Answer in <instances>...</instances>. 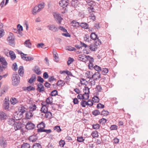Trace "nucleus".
<instances>
[{"label": "nucleus", "instance_id": "14", "mask_svg": "<svg viewBox=\"0 0 148 148\" xmlns=\"http://www.w3.org/2000/svg\"><path fill=\"white\" fill-rule=\"evenodd\" d=\"M37 139L38 138L36 136L34 135L30 136L29 138V141L32 142H36Z\"/></svg>", "mask_w": 148, "mask_h": 148}, {"label": "nucleus", "instance_id": "30", "mask_svg": "<svg viewBox=\"0 0 148 148\" xmlns=\"http://www.w3.org/2000/svg\"><path fill=\"white\" fill-rule=\"evenodd\" d=\"M85 56V55H79L78 57L79 60L82 61L83 62H85L87 61V58Z\"/></svg>", "mask_w": 148, "mask_h": 148}, {"label": "nucleus", "instance_id": "57", "mask_svg": "<svg viewBox=\"0 0 148 148\" xmlns=\"http://www.w3.org/2000/svg\"><path fill=\"white\" fill-rule=\"evenodd\" d=\"M101 67L97 65H95L94 67V69L97 71V72H99L100 71H101Z\"/></svg>", "mask_w": 148, "mask_h": 148}, {"label": "nucleus", "instance_id": "44", "mask_svg": "<svg viewBox=\"0 0 148 148\" xmlns=\"http://www.w3.org/2000/svg\"><path fill=\"white\" fill-rule=\"evenodd\" d=\"M32 148H42V146L39 143H35L33 145Z\"/></svg>", "mask_w": 148, "mask_h": 148}, {"label": "nucleus", "instance_id": "31", "mask_svg": "<svg viewBox=\"0 0 148 148\" xmlns=\"http://www.w3.org/2000/svg\"><path fill=\"white\" fill-rule=\"evenodd\" d=\"M90 37L91 39L94 40H96L97 38V36L95 32H92L90 35Z\"/></svg>", "mask_w": 148, "mask_h": 148}, {"label": "nucleus", "instance_id": "12", "mask_svg": "<svg viewBox=\"0 0 148 148\" xmlns=\"http://www.w3.org/2000/svg\"><path fill=\"white\" fill-rule=\"evenodd\" d=\"M23 117V114L18 112L14 115V118L16 120H18L21 119Z\"/></svg>", "mask_w": 148, "mask_h": 148}, {"label": "nucleus", "instance_id": "9", "mask_svg": "<svg viewBox=\"0 0 148 148\" xmlns=\"http://www.w3.org/2000/svg\"><path fill=\"white\" fill-rule=\"evenodd\" d=\"M89 49L92 51H95L97 49L98 45L96 43H92L89 46Z\"/></svg>", "mask_w": 148, "mask_h": 148}, {"label": "nucleus", "instance_id": "28", "mask_svg": "<svg viewBox=\"0 0 148 148\" xmlns=\"http://www.w3.org/2000/svg\"><path fill=\"white\" fill-rule=\"evenodd\" d=\"M80 26L82 28L85 29H87L88 27V24L86 23H80Z\"/></svg>", "mask_w": 148, "mask_h": 148}, {"label": "nucleus", "instance_id": "5", "mask_svg": "<svg viewBox=\"0 0 148 148\" xmlns=\"http://www.w3.org/2000/svg\"><path fill=\"white\" fill-rule=\"evenodd\" d=\"M22 124L19 121L16 122L14 124V128L15 131L20 130L22 127Z\"/></svg>", "mask_w": 148, "mask_h": 148}, {"label": "nucleus", "instance_id": "55", "mask_svg": "<svg viewBox=\"0 0 148 148\" xmlns=\"http://www.w3.org/2000/svg\"><path fill=\"white\" fill-rule=\"evenodd\" d=\"M72 25L74 27H79L80 26V23L75 21H72Z\"/></svg>", "mask_w": 148, "mask_h": 148}, {"label": "nucleus", "instance_id": "21", "mask_svg": "<svg viewBox=\"0 0 148 148\" xmlns=\"http://www.w3.org/2000/svg\"><path fill=\"white\" fill-rule=\"evenodd\" d=\"M18 73L21 76H23L24 74V69L23 66H19L18 70Z\"/></svg>", "mask_w": 148, "mask_h": 148}, {"label": "nucleus", "instance_id": "43", "mask_svg": "<svg viewBox=\"0 0 148 148\" xmlns=\"http://www.w3.org/2000/svg\"><path fill=\"white\" fill-rule=\"evenodd\" d=\"M92 101L95 103H98L99 101V99L98 96H94V97L92 98Z\"/></svg>", "mask_w": 148, "mask_h": 148}, {"label": "nucleus", "instance_id": "26", "mask_svg": "<svg viewBox=\"0 0 148 148\" xmlns=\"http://www.w3.org/2000/svg\"><path fill=\"white\" fill-rule=\"evenodd\" d=\"M34 72L37 75H39L41 74V71L40 68L38 66H35L34 70Z\"/></svg>", "mask_w": 148, "mask_h": 148}, {"label": "nucleus", "instance_id": "17", "mask_svg": "<svg viewBox=\"0 0 148 148\" xmlns=\"http://www.w3.org/2000/svg\"><path fill=\"white\" fill-rule=\"evenodd\" d=\"M3 106L5 110L8 109L9 107V101H7L6 99H5V103L3 104Z\"/></svg>", "mask_w": 148, "mask_h": 148}, {"label": "nucleus", "instance_id": "18", "mask_svg": "<svg viewBox=\"0 0 148 148\" xmlns=\"http://www.w3.org/2000/svg\"><path fill=\"white\" fill-rule=\"evenodd\" d=\"M24 44L26 47L29 48H31L32 44L30 42L29 39L26 40L24 43Z\"/></svg>", "mask_w": 148, "mask_h": 148}, {"label": "nucleus", "instance_id": "11", "mask_svg": "<svg viewBox=\"0 0 148 148\" xmlns=\"http://www.w3.org/2000/svg\"><path fill=\"white\" fill-rule=\"evenodd\" d=\"M45 127V125L43 122H41L40 123L38 124L37 125V127L38 129L37 130L38 132H41V131H39L40 130H43Z\"/></svg>", "mask_w": 148, "mask_h": 148}, {"label": "nucleus", "instance_id": "29", "mask_svg": "<svg viewBox=\"0 0 148 148\" xmlns=\"http://www.w3.org/2000/svg\"><path fill=\"white\" fill-rule=\"evenodd\" d=\"M6 66L3 64V63L0 64V75L2 74L3 71L6 67Z\"/></svg>", "mask_w": 148, "mask_h": 148}, {"label": "nucleus", "instance_id": "24", "mask_svg": "<svg viewBox=\"0 0 148 148\" xmlns=\"http://www.w3.org/2000/svg\"><path fill=\"white\" fill-rule=\"evenodd\" d=\"M46 101L48 104L51 105L53 103V98L50 96L47 99Z\"/></svg>", "mask_w": 148, "mask_h": 148}, {"label": "nucleus", "instance_id": "20", "mask_svg": "<svg viewBox=\"0 0 148 148\" xmlns=\"http://www.w3.org/2000/svg\"><path fill=\"white\" fill-rule=\"evenodd\" d=\"M17 29L18 31H19V34L18 35V36L20 37L22 36V32L21 31L23 30V28L22 26L18 24L17 25Z\"/></svg>", "mask_w": 148, "mask_h": 148}, {"label": "nucleus", "instance_id": "58", "mask_svg": "<svg viewBox=\"0 0 148 148\" xmlns=\"http://www.w3.org/2000/svg\"><path fill=\"white\" fill-rule=\"evenodd\" d=\"M7 90L5 88H4L3 89H1L0 90V96H2Z\"/></svg>", "mask_w": 148, "mask_h": 148}, {"label": "nucleus", "instance_id": "27", "mask_svg": "<svg viewBox=\"0 0 148 148\" xmlns=\"http://www.w3.org/2000/svg\"><path fill=\"white\" fill-rule=\"evenodd\" d=\"M9 53L12 60H14L16 58V56L14 52L13 51H9Z\"/></svg>", "mask_w": 148, "mask_h": 148}, {"label": "nucleus", "instance_id": "10", "mask_svg": "<svg viewBox=\"0 0 148 148\" xmlns=\"http://www.w3.org/2000/svg\"><path fill=\"white\" fill-rule=\"evenodd\" d=\"M91 77L94 79V81H97L101 78V74L99 72H96L92 75Z\"/></svg>", "mask_w": 148, "mask_h": 148}, {"label": "nucleus", "instance_id": "1", "mask_svg": "<svg viewBox=\"0 0 148 148\" xmlns=\"http://www.w3.org/2000/svg\"><path fill=\"white\" fill-rule=\"evenodd\" d=\"M12 83L13 85H17L20 82V77L18 75H13L12 78Z\"/></svg>", "mask_w": 148, "mask_h": 148}, {"label": "nucleus", "instance_id": "56", "mask_svg": "<svg viewBox=\"0 0 148 148\" xmlns=\"http://www.w3.org/2000/svg\"><path fill=\"white\" fill-rule=\"evenodd\" d=\"M63 82L64 81H62L61 80H60L57 82V85L59 86H62L65 84V83H64V84H63Z\"/></svg>", "mask_w": 148, "mask_h": 148}, {"label": "nucleus", "instance_id": "38", "mask_svg": "<svg viewBox=\"0 0 148 148\" xmlns=\"http://www.w3.org/2000/svg\"><path fill=\"white\" fill-rule=\"evenodd\" d=\"M10 102L12 104L14 105L18 102V100L14 97L12 98L10 100Z\"/></svg>", "mask_w": 148, "mask_h": 148}, {"label": "nucleus", "instance_id": "50", "mask_svg": "<svg viewBox=\"0 0 148 148\" xmlns=\"http://www.w3.org/2000/svg\"><path fill=\"white\" fill-rule=\"evenodd\" d=\"M92 114L94 115L95 116H96L100 114V113L99 110H96L92 111Z\"/></svg>", "mask_w": 148, "mask_h": 148}, {"label": "nucleus", "instance_id": "59", "mask_svg": "<svg viewBox=\"0 0 148 148\" xmlns=\"http://www.w3.org/2000/svg\"><path fill=\"white\" fill-rule=\"evenodd\" d=\"M39 131H41V132H45L47 134H49L51 132H52L51 130L50 129H49V130L43 129V130H39Z\"/></svg>", "mask_w": 148, "mask_h": 148}, {"label": "nucleus", "instance_id": "52", "mask_svg": "<svg viewBox=\"0 0 148 148\" xmlns=\"http://www.w3.org/2000/svg\"><path fill=\"white\" fill-rule=\"evenodd\" d=\"M12 67L14 71H16L18 69L17 65L16 63H14L12 65Z\"/></svg>", "mask_w": 148, "mask_h": 148}, {"label": "nucleus", "instance_id": "63", "mask_svg": "<svg viewBox=\"0 0 148 148\" xmlns=\"http://www.w3.org/2000/svg\"><path fill=\"white\" fill-rule=\"evenodd\" d=\"M97 107L98 109L100 108H103L104 107V106L101 103H99L97 104Z\"/></svg>", "mask_w": 148, "mask_h": 148}, {"label": "nucleus", "instance_id": "37", "mask_svg": "<svg viewBox=\"0 0 148 148\" xmlns=\"http://www.w3.org/2000/svg\"><path fill=\"white\" fill-rule=\"evenodd\" d=\"M85 104L86 105L88 106L89 107H91L93 105V103L91 100L89 99L87 102L86 101Z\"/></svg>", "mask_w": 148, "mask_h": 148}, {"label": "nucleus", "instance_id": "15", "mask_svg": "<svg viewBox=\"0 0 148 148\" xmlns=\"http://www.w3.org/2000/svg\"><path fill=\"white\" fill-rule=\"evenodd\" d=\"M7 142L6 140L3 139L1 140L0 141V145L3 148H5L7 147Z\"/></svg>", "mask_w": 148, "mask_h": 148}, {"label": "nucleus", "instance_id": "6", "mask_svg": "<svg viewBox=\"0 0 148 148\" xmlns=\"http://www.w3.org/2000/svg\"><path fill=\"white\" fill-rule=\"evenodd\" d=\"M69 3V1L68 0H62L59 3L60 5L63 8L66 7Z\"/></svg>", "mask_w": 148, "mask_h": 148}, {"label": "nucleus", "instance_id": "47", "mask_svg": "<svg viewBox=\"0 0 148 148\" xmlns=\"http://www.w3.org/2000/svg\"><path fill=\"white\" fill-rule=\"evenodd\" d=\"M109 112L107 110H103L101 111V115L103 116H106L109 114Z\"/></svg>", "mask_w": 148, "mask_h": 148}, {"label": "nucleus", "instance_id": "33", "mask_svg": "<svg viewBox=\"0 0 148 148\" xmlns=\"http://www.w3.org/2000/svg\"><path fill=\"white\" fill-rule=\"evenodd\" d=\"M108 69L106 68H101V73L103 75H105L108 72Z\"/></svg>", "mask_w": 148, "mask_h": 148}, {"label": "nucleus", "instance_id": "32", "mask_svg": "<svg viewBox=\"0 0 148 148\" xmlns=\"http://www.w3.org/2000/svg\"><path fill=\"white\" fill-rule=\"evenodd\" d=\"M78 3L77 0H72L71 2V4L72 6L76 7Z\"/></svg>", "mask_w": 148, "mask_h": 148}, {"label": "nucleus", "instance_id": "2", "mask_svg": "<svg viewBox=\"0 0 148 148\" xmlns=\"http://www.w3.org/2000/svg\"><path fill=\"white\" fill-rule=\"evenodd\" d=\"M53 15L54 17L55 20L59 24L61 23V20L62 19L60 14H58L56 13H54Z\"/></svg>", "mask_w": 148, "mask_h": 148}, {"label": "nucleus", "instance_id": "23", "mask_svg": "<svg viewBox=\"0 0 148 148\" xmlns=\"http://www.w3.org/2000/svg\"><path fill=\"white\" fill-rule=\"evenodd\" d=\"M18 110L20 111L19 112H20V113L23 114L27 110V109L25 107L21 106L18 108Z\"/></svg>", "mask_w": 148, "mask_h": 148}, {"label": "nucleus", "instance_id": "48", "mask_svg": "<svg viewBox=\"0 0 148 148\" xmlns=\"http://www.w3.org/2000/svg\"><path fill=\"white\" fill-rule=\"evenodd\" d=\"M89 89L90 88L88 87H85L83 89V91L84 92V93H85V94H89Z\"/></svg>", "mask_w": 148, "mask_h": 148}, {"label": "nucleus", "instance_id": "19", "mask_svg": "<svg viewBox=\"0 0 148 148\" xmlns=\"http://www.w3.org/2000/svg\"><path fill=\"white\" fill-rule=\"evenodd\" d=\"M33 116V114L32 113V112L29 111H27L26 113V118L27 119H30Z\"/></svg>", "mask_w": 148, "mask_h": 148}, {"label": "nucleus", "instance_id": "64", "mask_svg": "<svg viewBox=\"0 0 148 148\" xmlns=\"http://www.w3.org/2000/svg\"><path fill=\"white\" fill-rule=\"evenodd\" d=\"M96 90L98 92H100L102 90V88L100 85H98L96 87Z\"/></svg>", "mask_w": 148, "mask_h": 148}, {"label": "nucleus", "instance_id": "62", "mask_svg": "<svg viewBox=\"0 0 148 148\" xmlns=\"http://www.w3.org/2000/svg\"><path fill=\"white\" fill-rule=\"evenodd\" d=\"M118 129V126L116 125H112L111 126L110 129L111 130H117Z\"/></svg>", "mask_w": 148, "mask_h": 148}, {"label": "nucleus", "instance_id": "39", "mask_svg": "<svg viewBox=\"0 0 148 148\" xmlns=\"http://www.w3.org/2000/svg\"><path fill=\"white\" fill-rule=\"evenodd\" d=\"M36 108V106L35 104L33 105L30 106L29 108V111L32 112L33 111L35 110Z\"/></svg>", "mask_w": 148, "mask_h": 148}, {"label": "nucleus", "instance_id": "4", "mask_svg": "<svg viewBox=\"0 0 148 148\" xmlns=\"http://www.w3.org/2000/svg\"><path fill=\"white\" fill-rule=\"evenodd\" d=\"M47 27L48 28V29L54 32H57L58 30V27H56L55 25L53 24H51L48 25Z\"/></svg>", "mask_w": 148, "mask_h": 148}, {"label": "nucleus", "instance_id": "51", "mask_svg": "<svg viewBox=\"0 0 148 148\" xmlns=\"http://www.w3.org/2000/svg\"><path fill=\"white\" fill-rule=\"evenodd\" d=\"M42 112L45 113L48 111V108L47 107H42L41 109Z\"/></svg>", "mask_w": 148, "mask_h": 148}, {"label": "nucleus", "instance_id": "42", "mask_svg": "<svg viewBox=\"0 0 148 148\" xmlns=\"http://www.w3.org/2000/svg\"><path fill=\"white\" fill-rule=\"evenodd\" d=\"M45 6V3L42 2L41 3L38 4L37 6L40 11H41L42 9H43L44 8Z\"/></svg>", "mask_w": 148, "mask_h": 148}, {"label": "nucleus", "instance_id": "49", "mask_svg": "<svg viewBox=\"0 0 148 148\" xmlns=\"http://www.w3.org/2000/svg\"><path fill=\"white\" fill-rule=\"evenodd\" d=\"M86 57L87 58V60H89V63H92L94 61V59L93 58L89 56H86Z\"/></svg>", "mask_w": 148, "mask_h": 148}, {"label": "nucleus", "instance_id": "40", "mask_svg": "<svg viewBox=\"0 0 148 148\" xmlns=\"http://www.w3.org/2000/svg\"><path fill=\"white\" fill-rule=\"evenodd\" d=\"M30 145L27 143H24L21 146V148H30Z\"/></svg>", "mask_w": 148, "mask_h": 148}, {"label": "nucleus", "instance_id": "35", "mask_svg": "<svg viewBox=\"0 0 148 148\" xmlns=\"http://www.w3.org/2000/svg\"><path fill=\"white\" fill-rule=\"evenodd\" d=\"M0 62H1V64L3 63V64H4L5 65H7L8 64L5 58L3 57H0Z\"/></svg>", "mask_w": 148, "mask_h": 148}, {"label": "nucleus", "instance_id": "46", "mask_svg": "<svg viewBox=\"0 0 148 148\" xmlns=\"http://www.w3.org/2000/svg\"><path fill=\"white\" fill-rule=\"evenodd\" d=\"M58 94V92L57 90H54L52 91L50 94L51 96H55Z\"/></svg>", "mask_w": 148, "mask_h": 148}, {"label": "nucleus", "instance_id": "61", "mask_svg": "<svg viewBox=\"0 0 148 148\" xmlns=\"http://www.w3.org/2000/svg\"><path fill=\"white\" fill-rule=\"evenodd\" d=\"M53 129L56 130L58 132H60L61 131V130L60 126H57L54 127Z\"/></svg>", "mask_w": 148, "mask_h": 148}, {"label": "nucleus", "instance_id": "45", "mask_svg": "<svg viewBox=\"0 0 148 148\" xmlns=\"http://www.w3.org/2000/svg\"><path fill=\"white\" fill-rule=\"evenodd\" d=\"M14 37L13 34L12 33H10V36L7 38L8 41H10L14 39Z\"/></svg>", "mask_w": 148, "mask_h": 148}, {"label": "nucleus", "instance_id": "22", "mask_svg": "<svg viewBox=\"0 0 148 148\" xmlns=\"http://www.w3.org/2000/svg\"><path fill=\"white\" fill-rule=\"evenodd\" d=\"M40 11L38 8L37 6H35L32 11V13L34 15L36 14L37 13L40 12Z\"/></svg>", "mask_w": 148, "mask_h": 148}, {"label": "nucleus", "instance_id": "7", "mask_svg": "<svg viewBox=\"0 0 148 148\" xmlns=\"http://www.w3.org/2000/svg\"><path fill=\"white\" fill-rule=\"evenodd\" d=\"M36 90L39 92H42L44 91L45 88L42 84H38Z\"/></svg>", "mask_w": 148, "mask_h": 148}, {"label": "nucleus", "instance_id": "3", "mask_svg": "<svg viewBox=\"0 0 148 148\" xmlns=\"http://www.w3.org/2000/svg\"><path fill=\"white\" fill-rule=\"evenodd\" d=\"M7 118V116L4 112L3 111H0V121L4 122Z\"/></svg>", "mask_w": 148, "mask_h": 148}, {"label": "nucleus", "instance_id": "34", "mask_svg": "<svg viewBox=\"0 0 148 148\" xmlns=\"http://www.w3.org/2000/svg\"><path fill=\"white\" fill-rule=\"evenodd\" d=\"M15 122H15L14 119L13 118L9 119L8 120V123L9 124L12 125H14V123Z\"/></svg>", "mask_w": 148, "mask_h": 148}, {"label": "nucleus", "instance_id": "36", "mask_svg": "<svg viewBox=\"0 0 148 148\" xmlns=\"http://www.w3.org/2000/svg\"><path fill=\"white\" fill-rule=\"evenodd\" d=\"M35 88L34 87L32 86H29L26 88V89H24V90H27V91H29L31 90H34Z\"/></svg>", "mask_w": 148, "mask_h": 148}, {"label": "nucleus", "instance_id": "53", "mask_svg": "<svg viewBox=\"0 0 148 148\" xmlns=\"http://www.w3.org/2000/svg\"><path fill=\"white\" fill-rule=\"evenodd\" d=\"M89 37L90 36L89 35L86 34L84 37V40L86 41L89 42L91 40L90 39L89 40Z\"/></svg>", "mask_w": 148, "mask_h": 148}, {"label": "nucleus", "instance_id": "8", "mask_svg": "<svg viewBox=\"0 0 148 148\" xmlns=\"http://www.w3.org/2000/svg\"><path fill=\"white\" fill-rule=\"evenodd\" d=\"M35 127V125L31 122L27 123L26 125L25 128L27 130H31Z\"/></svg>", "mask_w": 148, "mask_h": 148}, {"label": "nucleus", "instance_id": "16", "mask_svg": "<svg viewBox=\"0 0 148 148\" xmlns=\"http://www.w3.org/2000/svg\"><path fill=\"white\" fill-rule=\"evenodd\" d=\"M36 79V75L35 74L32 75L31 77L28 81V82L30 84H32L33 82H35Z\"/></svg>", "mask_w": 148, "mask_h": 148}, {"label": "nucleus", "instance_id": "54", "mask_svg": "<svg viewBox=\"0 0 148 148\" xmlns=\"http://www.w3.org/2000/svg\"><path fill=\"white\" fill-rule=\"evenodd\" d=\"M92 128L94 129L97 130L99 128L100 125L98 124H93L92 125Z\"/></svg>", "mask_w": 148, "mask_h": 148}, {"label": "nucleus", "instance_id": "25", "mask_svg": "<svg viewBox=\"0 0 148 148\" xmlns=\"http://www.w3.org/2000/svg\"><path fill=\"white\" fill-rule=\"evenodd\" d=\"M86 2L88 5L90 6V7L95 6L96 4V3L94 1L90 0H87L86 1Z\"/></svg>", "mask_w": 148, "mask_h": 148}, {"label": "nucleus", "instance_id": "13", "mask_svg": "<svg viewBox=\"0 0 148 148\" xmlns=\"http://www.w3.org/2000/svg\"><path fill=\"white\" fill-rule=\"evenodd\" d=\"M21 58L24 60H25L27 61H31L34 60V58L32 57L28 56L25 57L24 56H21Z\"/></svg>", "mask_w": 148, "mask_h": 148}, {"label": "nucleus", "instance_id": "41", "mask_svg": "<svg viewBox=\"0 0 148 148\" xmlns=\"http://www.w3.org/2000/svg\"><path fill=\"white\" fill-rule=\"evenodd\" d=\"M91 135L93 138L97 137L99 136L98 132L96 130L93 131Z\"/></svg>", "mask_w": 148, "mask_h": 148}, {"label": "nucleus", "instance_id": "60", "mask_svg": "<svg viewBox=\"0 0 148 148\" xmlns=\"http://www.w3.org/2000/svg\"><path fill=\"white\" fill-rule=\"evenodd\" d=\"M74 61V60L73 58L69 57V60L67 62V63L68 65H69L72 62Z\"/></svg>", "mask_w": 148, "mask_h": 148}]
</instances>
